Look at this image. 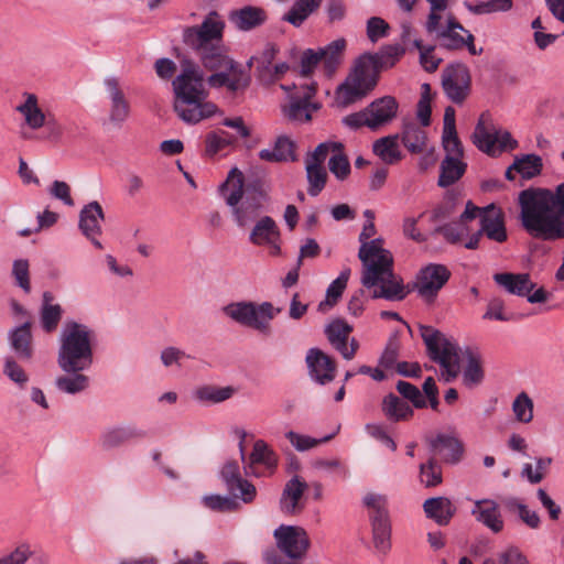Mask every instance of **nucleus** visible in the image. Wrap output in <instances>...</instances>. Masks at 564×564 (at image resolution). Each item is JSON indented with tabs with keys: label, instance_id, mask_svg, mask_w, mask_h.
Listing matches in <instances>:
<instances>
[{
	"label": "nucleus",
	"instance_id": "obj_1",
	"mask_svg": "<svg viewBox=\"0 0 564 564\" xmlns=\"http://www.w3.org/2000/svg\"><path fill=\"white\" fill-rule=\"evenodd\" d=\"M225 23L217 12H210L198 26H188L183 31V41L196 51L203 66L214 72L207 83L210 87H226L236 93L246 89L250 83L249 74L240 64L227 55L223 45Z\"/></svg>",
	"mask_w": 564,
	"mask_h": 564
},
{
	"label": "nucleus",
	"instance_id": "obj_2",
	"mask_svg": "<svg viewBox=\"0 0 564 564\" xmlns=\"http://www.w3.org/2000/svg\"><path fill=\"white\" fill-rule=\"evenodd\" d=\"M375 235L373 221H366L359 236L361 247L358 257L364 267L361 283L372 290L373 299L402 301L410 293V289L393 273V258L390 251L382 248V240L369 241Z\"/></svg>",
	"mask_w": 564,
	"mask_h": 564
},
{
	"label": "nucleus",
	"instance_id": "obj_3",
	"mask_svg": "<svg viewBox=\"0 0 564 564\" xmlns=\"http://www.w3.org/2000/svg\"><path fill=\"white\" fill-rule=\"evenodd\" d=\"M181 73L173 80L174 110L186 123H198L214 116L218 107L207 100L203 74L198 65L185 56H177Z\"/></svg>",
	"mask_w": 564,
	"mask_h": 564
},
{
	"label": "nucleus",
	"instance_id": "obj_4",
	"mask_svg": "<svg viewBox=\"0 0 564 564\" xmlns=\"http://www.w3.org/2000/svg\"><path fill=\"white\" fill-rule=\"evenodd\" d=\"M519 205L521 225L530 236L542 240L564 238V219L554 206L551 189H524L519 194Z\"/></svg>",
	"mask_w": 564,
	"mask_h": 564
},
{
	"label": "nucleus",
	"instance_id": "obj_5",
	"mask_svg": "<svg viewBox=\"0 0 564 564\" xmlns=\"http://www.w3.org/2000/svg\"><path fill=\"white\" fill-rule=\"evenodd\" d=\"M218 193L231 208L237 225L245 227L268 200L269 186L263 178H225Z\"/></svg>",
	"mask_w": 564,
	"mask_h": 564
},
{
	"label": "nucleus",
	"instance_id": "obj_6",
	"mask_svg": "<svg viewBox=\"0 0 564 564\" xmlns=\"http://www.w3.org/2000/svg\"><path fill=\"white\" fill-rule=\"evenodd\" d=\"M96 334L89 326L67 321L59 335L57 365L64 372L88 370L94 362Z\"/></svg>",
	"mask_w": 564,
	"mask_h": 564
},
{
	"label": "nucleus",
	"instance_id": "obj_7",
	"mask_svg": "<svg viewBox=\"0 0 564 564\" xmlns=\"http://www.w3.org/2000/svg\"><path fill=\"white\" fill-rule=\"evenodd\" d=\"M380 69L379 54L361 55L345 83L338 87V101L348 105L366 96L377 85Z\"/></svg>",
	"mask_w": 564,
	"mask_h": 564
},
{
	"label": "nucleus",
	"instance_id": "obj_8",
	"mask_svg": "<svg viewBox=\"0 0 564 564\" xmlns=\"http://www.w3.org/2000/svg\"><path fill=\"white\" fill-rule=\"evenodd\" d=\"M420 330L430 358L442 367V377L453 381L459 372L457 344L432 326L421 325Z\"/></svg>",
	"mask_w": 564,
	"mask_h": 564
},
{
	"label": "nucleus",
	"instance_id": "obj_9",
	"mask_svg": "<svg viewBox=\"0 0 564 564\" xmlns=\"http://www.w3.org/2000/svg\"><path fill=\"white\" fill-rule=\"evenodd\" d=\"M335 176H348L350 162L340 142H323L305 159L306 176H327L325 162Z\"/></svg>",
	"mask_w": 564,
	"mask_h": 564
},
{
	"label": "nucleus",
	"instance_id": "obj_10",
	"mask_svg": "<svg viewBox=\"0 0 564 564\" xmlns=\"http://www.w3.org/2000/svg\"><path fill=\"white\" fill-rule=\"evenodd\" d=\"M224 312L237 323L269 336L271 334V321L281 312V308L274 307L270 302L261 304L238 302L227 305Z\"/></svg>",
	"mask_w": 564,
	"mask_h": 564
},
{
	"label": "nucleus",
	"instance_id": "obj_11",
	"mask_svg": "<svg viewBox=\"0 0 564 564\" xmlns=\"http://www.w3.org/2000/svg\"><path fill=\"white\" fill-rule=\"evenodd\" d=\"M473 140L478 150L492 158L516 150L519 145L510 132L495 128L491 116L487 112L480 115Z\"/></svg>",
	"mask_w": 564,
	"mask_h": 564
},
{
	"label": "nucleus",
	"instance_id": "obj_12",
	"mask_svg": "<svg viewBox=\"0 0 564 564\" xmlns=\"http://www.w3.org/2000/svg\"><path fill=\"white\" fill-rule=\"evenodd\" d=\"M364 505L369 511L373 545L379 553L386 555L391 550L392 531L387 498L382 495L369 492L364 497Z\"/></svg>",
	"mask_w": 564,
	"mask_h": 564
},
{
	"label": "nucleus",
	"instance_id": "obj_13",
	"mask_svg": "<svg viewBox=\"0 0 564 564\" xmlns=\"http://www.w3.org/2000/svg\"><path fill=\"white\" fill-rule=\"evenodd\" d=\"M107 99V123L116 129L122 128L131 115V102L118 77L109 76L104 79Z\"/></svg>",
	"mask_w": 564,
	"mask_h": 564
},
{
	"label": "nucleus",
	"instance_id": "obj_14",
	"mask_svg": "<svg viewBox=\"0 0 564 564\" xmlns=\"http://www.w3.org/2000/svg\"><path fill=\"white\" fill-rule=\"evenodd\" d=\"M398 110V104L393 97L386 96L375 100L364 111L352 113L345 118V123L351 128L367 126L371 129L389 122Z\"/></svg>",
	"mask_w": 564,
	"mask_h": 564
},
{
	"label": "nucleus",
	"instance_id": "obj_15",
	"mask_svg": "<svg viewBox=\"0 0 564 564\" xmlns=\"http://www.w3.org/2000/svg\"><path fill=\"white\" fill-rule=\"evenodd\" d=\"M494 280L510 294L527 297L532 304L544 303L549 299L544 288L534 290L535 283L531 280L529 273H496Z\"/></svg>",
	"mask_w": 564,
	"mask_h": 564
},
{
	"label": "nucleus",
	"instance_id": "obj_16",
	"mask_svg": "<svg viewBox=\"0 0 564 564\" xmlns=\"http://www.w3.org/2000/svg\"><path fill=\"white\" fill-rule=\"evenodd\" d=\"M243 468L247 475L256 477L271 476L278 466L279 457L276 453L263 440H258L246 459L242 441L239 443Z\"/></svg>",
	"mask_w": 564,
	"mask_h": 564
},
{
	"label": "nucleus",
	"instance_id": "obj_17",
	"mask_svg": "<svg viewBox=\"0 0 564 564\" xmlns=\"http://www.w3.org/2000/svg\"><path fill=\"white\" fill-rule=\"evenodd\" d=\"M435 40L440 47L448 51H459L467 48L471 55H480L482 48L475 46V36L463 26L453 13H447L445 19V29Z\"/></svg>",
	"mask_w": 564,
	"mask_h": 564
},
{
	"label": "nucleus",
	"instance_id": "obj_18",
	"mask_svg": "<svg viewBox=\"0 0 564 564\" xmlns=\"http://www.w3.org/2000/svg\"><path fill=\"white\" fill-rule=\"evenodd\" d=\"M451 275L446 265L429 263L419 271L414 289L426 303H433Z\"/></svg>",
	"mask_w": 564,
	"mask_h": 564
},
{
	"label": "nucleus",
	"instance_id": "obj_19",
	"mask_svg": "<svg viewBox=\"0 0 564 564\" xmlns=\"http://www.w3.org/2000/svg\"><path fill=\"white\" fill-rule=\"evenodd\" d=\"M470 74L463 63L448 65L443 70L442 85L447 97L455 104H462L470 91Z\"/></svg>",
	"mask_w": 564,
	"mask_h": 564
},
{
	"label": "nucleus",
	"instance_id": "obj_20",
	"mask_svg": "<svg viewBox=\"0 0 564 564\" xmlns=\"http://www.w3.org/2000/svg\"><path fill=\"white\" fill-rule=\"evenodd\" d=\"M315 93L316 83L314 82L302 85L300 88L295 87V91L289 97V104L283 106L284 116L294 121L311 120L312 111L318 109V105L311 101Z\"/></svg>",
	"mask_w": 564,
	"mask_h": 564
},
{
	"label": "nucleus",
	"instance_id": "obj_21",
	"mask_svg": "<svg viewBox=\"0 0 564 564\" xmlns=\"http://www.w3.org/2000/svg\"><path fill=\"white\" fill-rule=\"evenodd\" d=\"M220 477L228 492L235 499H241L245 503H250L254 500L257 489L250 481L241 477L237 460L226 462L220 470Z\"/></svg>",
	"mask_w": 564,
	"mask_h": 564
},
{
	"label": "nucleus",
	"instance_id": "obj_22",
	"mask_svg": "<svg viewBox=\"0 0 564 564\" xmlns=\"http://www.w3.org/2000/svg\"><path fill=\"white\" fill-rule=\"evenodd\" d=\"M145 437L147 432L134 424L113 425L101 432L99 445L104 451H112Z\"/></svg>",
	"mask_w": 564,
	"mask_h": 564
},
{
	"label": "nucleus",
	"instance_id": "obj_23",
	"mask_svg": "<svg viewBox=\"0 0 564 564\" xmlns=\"http://www.w3.org/2000/svg\"><path fill=\"white\" fill-rule=\"evenodd\" d=\"M274 536L279 547L291 558L304 556L310 545L307 533L299 527L281 525L275 530Z\"/></svg>",
	"mask_w": 564,
	"mask_h": 564
},
{
	"label": "nucleus",
	"instance_id": "obj_24",
	"mask_svg": "<svg viewBox=\"0 0 564 564\" xmlns=\"http://www.w3.org/2000/svg\"><path fill=\"white\" fill-rule=\"evenodd\" d=\"M489 240L502 243L508 239L505 213L495 204H489L481 209L480 229Z\"/></svg>",
	"mask_w": 564,
	"mask_h": 564
},
{
	"label": "nucleus",
	"instance_id": "obj_25",
	"mask_svg": "<svg viewBox=\"0 0 564 564\" xmlns=\"http://www.w3.org/2000/svg\"><path fill=\"white\" fill-rule=\"evenodd\" d=\"M432 456H440L441 460L446 464H457L464 454V444L455 436L446 434H437L436 436L426 437Z\"/></svg>",
	"mask_w": 564,
	"mask_h": 564
},
{
	"label": "nucleus",
	"instance_id": "obj_26",
	"mask_svg": "<svg viewBox=\"0 0 564 564\" xmlns=\"http://www.w3.org/2000/svg\"><path fill=\"white\" fill-rule=\"evenodd\" d=\"M307 488L308 484L297 475L289 479L281 495V510L291 516L301 513L305 508L303 498Z\"/></svg>",
	"mask_w": 564,
	"mask_h": 564
},
{
	"label": "nucleus",
	"instance_id": "obj_27",
	"mask_svg": "<svg viewBox=\"0 0 564 564\" xmlns=\"http://www.w3.org/2000/svg\"><path fill=\"white\" fill-rule=\"evenodd\" d=\"M104 210L97 202H91L84 206L79 214V229L97 249L104 248L97 239L101 235L100 221L104 220Z\"/></svg>",
	"mask_w": 564,
	"mask_h": 564
},
{
	"label": "nucleus",
	"instance_id": "obj_28",
	"mask_svg": "<svg viewBox=\"0 0 564 564\" xmlns=\"http://www.w3.org/2000/svg\"><path fill=\"white\" fill-rule=\"evenodd\" d=\"M306 364L316 382L325 384L335 378V361L321 349L311 348L306 355Z\"/></svg>",
	"mask_w": 564,
	"mask_h": 564
},
{
	"label": "nucleus",
	"instance_id": "obj_29",
	"mask_svg": "<svg viewBox=\"0 0 564 564\" xmlns=\"http://www.w3.org/2000/svg\"><path fill=\"white\" fill-rule=\"evenodd\" d=\"M31 326L32 324L30 322H25L21 326L11 330L9 335L11 348L18 358L23 361L31 360L34 354Z\"/></svg>",
	"mask_w": 564,
	"mask_h": 564
},
{
	"label": "nucleus",
	"instance_id": "obj_30",
	"mask_svg": "<svg viewBox=\"0 0 564 564\" xmlns=\"http://www.w3.org/2000/svg\"><path fill=\"white\" fill-rule=\"evenodd\" d=\"M471 514L494 533H499L503 529V520L498 505L492 500L484 499L476 501Z\"/></svg>",
	"mask_w": 564,
	"mask_h": 564
},
{
	"label": "nucleus",
	"instance_id": "obj_31",
	"mask_svg": "<svg viewBox=\"0 0 564 564\" xmlns=\"http://www.w3.org/2000/svg\"><path fill=\"white\" fill-rule=\"evenodd\" d=\"M295 143L286 135H280L272 148L262 149L259 159L270 163H284L295 161Z\"/></svg>",
	"mask_w": 564,
	"mask_h": 564
},
{
	"label": "nucleus",
	"instance_id": "obj_32",
	"mask_svg": "<svg viewBox=\"0 0 564 564\" xmlns=\"http://www.w3.org/2000/svg\"><path fill=\"white\" fill-rule=\"evenodd\" d=\"M15 110L23 116L25 124L32 130H39L46 123L47 117L34 94L25 93L24 101L17 106Z\"/></svg>",
	"mask_w": 564,
	"mask_h": 564
},
{
	"label": "nucleus",
	"instance_id": "obj_33",
	"mask_svg": "<svg viewBox=\"0 0 564 564\" xmlns=\"http://www.w3.org/2000/svg\"><path fill=\"white\" fill-rule=\"evenodd\" d=\"M423 510L429 519L440 525H447L455 514V507L446 497L429 498L423 503Z\"/></svg>",
	"mask_w": 564,
	"mask_h": 564
},
{
	"label": "nucleus",
	"instance_id": "obj_34",
	"mask_svg": "<svg viewBox=\"0 0 564 564\" xmlns=\"http://www.w3.org/2000/svg\"><path fill=\"white\" fill-rule=\"evenodd\" d=\"M346 46L345 39H337L318 50L322 56L323 68L327 76H332L343 63Z\"/></svg>",
	"mask_w": 564,
	"mask_h": 564
},
{
	"label": "nucleus",
	"instance_id": "obj_35",
	"mask_svg": "<svg viewBox=\"0 0 564 564\" xmlns=\"http://www.w3.org/2000/svg\"><path fill=\"white\" fill-rule=\"evenodd\" d=\"M381 410L390 422L408 421L413 416V409L409 403L394 393L383 398Z\"/></svg>",
	"mask_w": 564,
	"mask_h": 564
},
{
	"label": "nucleus",
	"instance_id": "obj_36",
	"mask_svg": "<svg viewBox=\"0 0 564 564\" xmlns=\"http://www.w3.org/2000/svg\"><path fill=\"white\" fill-rule=\"evenodd\" d=\"M543 170L542 158L536 154H522L516 156L512 164L505 172V176H513V173L520 176H539Z\"/></svg>",
	"mask_w": 564,
	"mask_h": 564
},
{
	"label": "nucleus",
	"instance_id": "obj_37",
	"mask_svg": "<svg viewBox=\"0 0 564 564\" xmlns=\"http://www.w3.org/2000/svg\"><path fill=\"white\" fill-rule=\"evenodd\" d=\"M264 10L256 7H245L230 15V21L242 31L252 30L265 21Z\"/></svg>",
	"mask_w": 564,
	"mask_h": 564
},
{
	"label": "nucleus",
	"instance_id": "obj_38",
	"mask_svg": "<svg viewBox=\"0 0 564 564\" xmlns=\"http://www.w3.org/2000/svg\"><path fill=\"white\" fill-rule=\"evenodd\" d=\"M402 143L411 153H423L427 147V133L416 123H406L402 132Z\"/></svg>",
	"mask_w": 564,
	"mask_h": 564
},
{
	"label": "nucleus",
	"instance_id": "obj_39",
	"mask_svg": "<svg viewBox=\"0 0 564 564\" xmlns=\"http://www.w3.org/2000/svg\"><path fill=\"white\" fill-rule=\"evenodd\" d=\"M280 238V230L275 221L265 216L261 218L253 227L250 234V241L254 245H265L268 242L278 241Z\"/></svg>",
	"mask_w": 564,
	"mask_h": 564
},
{
	"label": "nucleus",
	"instance_id": "obj_40",
	"mask_svg": "<svg viewBox=\"0 0 564 564\" xmlns=\"http://www.w3.org/2000/svg\"><path fill=\"white\" fill-rule=\"evenodd\" d=\"M321 3L322 0H296L291 9L283 15V20L299 28L319 8Z\"/></svg>",
	"mask_w": 564,
	"mask_h": 564
},
{
	"label": "nucleus",
	"instance_id": "obj_41",
	"mask_svg": "<svg viewBox=\"0 0 564 564\" xmlns=\"http://www.w3.org/2000/svg\"><path fill=\"white\" fill-rule=\"evenodd\" d=\"M83 372L84 371L66 372L67 375L57 377L55 381L56 388L68 394H76L84 391L89 386V378Z\"/></svg>",
	"mask_w": 564,
	"mask_h": 564
},
{
	"label": "nucleus",
	"instance_id": "obj_42",
	"mask_svg": "<svg viewBox=\"0 0 564 564\" xmlns=\"http://www.w3.org/2000/svg\"><path fill=\"white\" fill-rule=\"evenodd\" d=\"M44 302L41 308V325L44 332L53 333L62 318V307L58 304H51L52 295L48 292L44 293Z\"/></svg>",
	"mask_w": 564,
	"mask_h": 564
},
{
	"label": "nucleus",
	"instance_id": "obj_43",
	"mask_svg": "<svg viewBox=\"0 0 564 564\" xmlns=\"http://www.w3.org/2000/svg\"><path fill=\"white\" fill-rule=\"evenodd\" d=\"M349 276L350 269H344L338 278L330 283L326 292V299L318 304L317 310L319 312L325 313L336 304L346 289Z\"/></svg>",
	"mask_w": 564,
	"mask_h": 564
},
{
	"label": "nucleus",
	"instance_id": "obj_44",
	"mask_svg": "<svg viewBox=\"0 0 564 564\" xmlns=\"http://www.w3.org/2000/svg\"><path fill=\"white\" fill-rule=\"evenodd\" d=\"M352 332V327L344 319L337 318L327 325L325 334L332 346L340 352Z\"/></svg>",
	"mask_w": 564,
	"mask_h": 564
},
{
	"label": "nucleus",
	"instance_id": "obj_45",
	"mask_svg": "<svg viewBox=\"0 0 564 564\" xmlns=\"http://www.w3.org/2000/svg\"><path fill=\"white\" fill-rule=\"evenodd\" d=\"M468 229L462 221H453L435 226L431 231V237L442 236L448 243L456 245L467 236Z\"/></svg>",
	"mask_w": 564,
	"mask_h": 564
},
{
	"label": "nucleus",
	"instance_id": "obj_46",
	"mask_svg": "<svg viewBox=\"0 0 564 564\" xmlns=\"http://www.w3.org/2000/svg\"><path fill=\"white\" fill-rule=\"evenodd\" d=\"M484 380V369L478 355L468 351L467 365L463 371V382L467 388H474Z\"/></svg>",
	"mask_w": 564,
	"mask_h": 564
},
{
	"label": "nucleus",
	"instance_id": "obj_47",
	"mask_svg": "<svg viewBox=\"0 0 564 564\" xmlns=\"http://www.w3.org/2000/svg\"><path fill=\"white\" fill-rule=\"evenodd\" d=\"M373 153L384 163H395L400 160V151L395 138L386 137L373 143Z\"/></svg>",
	"mask_w": 564,
	"mask_h": 564
},
{
	"label": "nucleus",
	"instance_id": "obj_48",
	"mask_svg": "<svg viewBox=\"0 0 564 564\" xmlns=\"http://www.w3.org/2000/svg\"><path fill=\"white\" fill-rule=\"evenodd\" d=\"M234 393L232 387L204 386L195 391V398L202 402L219 403L230 399Z\"/></svg>",
	"mask_w": 564,
	"mask_h": 564
},
{
	"label": "nucleus",
	"instance_id": "obj_49",
	"mask_svg": "<svg viewBox=\"0 0 564 564\" xmlns=\"http://www.w3.org/2000/svg\"><path fill=\"white\" fill-rule=\"evenodd\" d=\"M464 6L470 13L482 15L496 12H507L511 10L513 2L512 0H488L474 4L465 1Z\"/></svg>",
	"mask_w": 564,
	"mask_h": 564
},
{
	"label": "nucleus",
	"instance_id": "obj_50",
	"mask_svg": "<svg viewBox=\"0 0 564 564\" xmlns=\"http://www.w3.org/2000/svg\"><path fill=\"white\" fill-rule=\"evenodd\" d=\"M40 558L34 555L29 544H19L11 552L0 557V564H37Z\"/></svg>",
	"mask_w": 564,
	"mask_h": 564
},
{
	"label": "nucleus",
	"instance_id": "obj_51",
	"mask_svg": "<svg viewBox=\"0 0 564 564\" xmlns=\"http://www.w3.org/2000/svg\"><path fill=\"white\" fill-rule=\"evenodd\" d=\"M420 480L425 487H436L442 480V467L434 456L420 466Z\"/></svg>",
	"mask_w": 564,
	"mask_h": 564
},
{
	"label": "nucleus",
	"instance_id": "obj_52",
	"mask_svg": "<svg viewBox=\"0 0 564 564\" xmlns=\"http://www.w3.org/2000/svg\"><path fill=\"white\" fill-rule=\"evenodd\" d=\"M413 45L420 52V63L422 67L429 73L435 72L442 62V58L434 54L435 46L424 45L423 41L419 39L413 41Z\"/></svg>",
	"mask_w": 564,
	"mask_h": 564
},
{
	"label": "nucleus",
	"instance_id": "obj_53",
	"mask_svg": "<svg viewBox=\"0 0 564 564\" xmlns=\"http://www.w3.org/2000/svg\"><path fill=\"white\" fill-rule=\"evenodd\" d=\"M512 411L519 422L530 423L533 419V401L525 392H521L512 403Z\"/></svg>",
	"mask_w": 564,
	"mask_h": 564
},
{
	"label": "nucleus",
	"instance_id": "obj_54",
	"mask_svg": "<svg viewBox=\"0 0 564 564\" xmlns=\"http://www.w3.org/2000/svg\"><path fill=\"white\" fill-rule=\"evenodd\" d=\"M431 101H432L431 86H430V84L424 83L421 86V97H420V100L417 102V108H416L417 119L420 120V122L423 127H427L431 123V113H432Z\"/></svg>",
	"mask_w": 564,
	"mask_h": 564
},
{
	"label": "nucleus",
	"instance_id": "obj_55",
	"mask_svg": "<svg viewBox=\"0 0 564 564\" xmlns=\"http://www.w3.org/2000/svg\"><path fill=\"white\" fill-rule=\"evenodd\" d=\"M285 437L290 441V443L295 447L299 452L308 451L313 447L322 443H326L333 438V435H327L323 438H314L307 435H302L293 431H289L285 434Z\"/></svg>",
	"mask_w": 564,
	"mask_h": 564
},
{
	"label": "nucleus",
	"instance_id": "obj_56",
	"mask_svg": "<svg viewBox=\"0 0 564 564\" xmlns=\"http://www.w3.org/2000/svg\"><path fill=\"white\" fill-rule=\"evenodd\" d=\"M397 390L398 392L406 400H409L414 408L416 409H424L427 405L426 399L422 394V392L419 390L417 387L414 384L399 380L397 383Z\"/></svg>",
	"mask_w": 564,
	"mask_h": 564
},
{
	"label": "nucleus",
	"instance_id": "obj_57",
	"mask_svg": "<svg viewBox=\"0 0 564 564\" xmlns=\"http://www.w3.org/2000/svg\"><path fill=\"white\" fill-rule=\"evenodd\" d=\"M203 503L206 508L219 512H230L238 508V503L235 499L220 495L205 496Z\"/></svg>",
	"mask_w": 564,
	"mask_h": 564
},
{
	"label": "nucleus",
	"instance_id": "obj_58",
	"mask_svg": "<svg viewBox=\"0 0 564 564\" xmlns=\"http://www.w3.org/2000/svg\"><path fill=\"white\" fill-rule=\"evenodd\" d=\"M232 138L226 131L219 130L210 132L206 137V153L208 155H215L229 144H231Z\"/></svg>",
	"mask_w": 564,
	"mask_h": 564
},
{
	"label": "nucleus",
	"instance_id": "obj_59",
	"mask_svg": "<svg viewBox=\"0 0 564 564\" xmlns=\"http://www.w3.org/2000/svg\"><path fill=\"white\" fill-rule=\"evenodd\" d=\"M462 158L463 155H446L441 164L440 176H463L467 164Z\"/></svg>",
	"mask_w": 564,
	"mask_h": 564
},
{
	"label": "nucleus",
	"instance_id": "obj_60",
	"mask_svg": "<svg viewBox=\"0 0 564 564\" xmlns=\"http://www.w3.org/2000/svg\"><path fill=\"white\" fill-rule=\"evenodd\" d=\"M444 11L431 9L429 11L426 21L424 23V28L427 34L437 37L442 31L445 29V19L446 15L443 14Z\"/></svg>",
	"mask_w": 564,
	"mask_h": 564
},
{
	"label": "nucleus",
	"instance_id": "obj_61",
	"mask_svg": "<svg viewBox=\"0 0 564 564\" xmlns=\"http://www.w3.org/2000/svg\"><path fill=\"white\" fill-rule=\"evenodd\" d=\"M423 216H425V213L420 214L417 218L405 217L402 226L403 235L419 243L427 241L431 237L430 234H424L417 229V221Z\"/></svg>",
	"mask_w": 564,
	"mask_h": 564
},
{
	"label": "nucleus",
	"instance_id": "obj_62",
	"mask_svg": "<svg viewBox=\"0 0 564 564\" xmlns=\"http://www.w3.org/2000/svg\"><path fill=\"white\" fill-rule=\"evenodd\" d=\"M278 51L279 50L274 44H268L260 56L256 57L259 78H267V72L271 69L272 62L274 61Z\"/></svg>",
	"mask_w": 564,
	"mask_h": 564
},
{
	"label": "nucleus",
	"instance_id": "obj_63",
	"mask_svg": "<svg viewBox=\"0 0 564 564\" xmlns=\"http://www.w3.org/2000/svg\"><path fill=\"white\" fill-rule=\"evenodd\" d=\"M389 24L379 17H372L367 22V35L371 42L386 37L389 32Z\"/></svg>",
	"mask_w": 564,
	"mask_h": 564
},
{
	"label": "nucleus",
	"instance_id": "obj_64",
	"mask_svg": "<svg viewBox=\"0 0 564 564\" xmlns=\"http://www.w3.org/2000/svg\"><path fill=\"white\" fill-rule=\"evenodd\" d=\"M3 372L13 382L23 386L28 382L29 378L23 368L12 358L8 357L4 362Z\"/></svg>",
	"mask_w": 564,
	"mask_h": 564
}]
</instances>
